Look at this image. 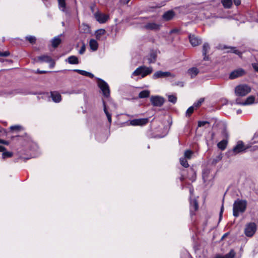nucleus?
<instances>
[{"mask_svg": "<svg viewBox=\"0 0 258 258\" xmlns=\"http://www.w3.org/2000/svg\"><path fill=\"white\" fill-rule=\"evenodd\" d=\"M247 202L246 200L238 199L233 205V215L237 217L240 214L243 213L247 207Z\"/></svg>", "mask_w": 258, "mask_h": 258, "instance_id": "f257e3e1", "label": "nucleus"}, {"mask_svg": "<svg viewBox=\"0 0 258 258\" xmlns=\"http://www.w3.org/2000/svg\"><path fill=\"white\" fill-rule=\"evenodd\" d=\"M153 71L152 67H147L142 66L138 67L132 74L131 77L133 78L134 76H141L144 78L150 74Z\"/></svg>", "mask_w": 258, "mask_h": 258, "instance_id": "f03ea898", "label": "nucleus"}, {"mask_svg": "<svg viewBox=\"0 0 258 258\" xmlns=\"http://www.w3.org/2000/svg\"><path fill=\"white\" fill-rule=\"evenodd\" d=\"M251 91V88L247 85L241 84L237 86L235 89L236 95L244 96Z\"/></svg>", "mask_w": 258, "mask_h": 258, "instance_id": "7ed1b4c3", "label": "nucleus"}, {"mask_svg": "<svg viewBox=\"0 0 258 258\" xmlns=\"http://www.w3.org/2000/svg\"><path fill=\"white\" fill-rule=\"evenodd\" d=\"M248 148L249 147L245 146L242 141H239L233 147L232 150L229 151V153L231 155H235L237 154L245 152Z\"/></svg>", "mask_w": 258, "mask_h": 258, "instance_id": "20e7f679", "label": "nucleus"}, {"mask_svg": "<svg viewBox=\"0 0 258 258\" xmlns=\"http://www.w3.org/2000/svg\"><path fill=\"white\" fill-rule=\"evenodd\" d=\"M97 79L98 80L97 85L101 90L103 96L106 97H108L110 96L109 85L103 80L100 78H97Z\"/></svg>", "mask_w": 258, "mask_h": 258, "instance_id": "39448f33", "label": "nucleus"}, {"mask_svg": "<svg viewBox=\"0 0 258 258\" xmlns=\"http://www.w3.org/2000/svg\"><path fill=\"white\" fill-rule=\"evenodd\" d=\"M256 225L254 222H250L246 224L244 228V234L247 236L251 237L256 231Z\"/></svg>", "mask_w": 258, "mask_h": 258, "instance_id": "423d86ee", "label": "nucleus"}, {"mask_svg": "<svg viewBox=\"0 0 258 258\" xmlns=\"http://www.w3.org/2000/svg\"><path fill=\"white\" fill-rule=\"evenodd\" d=\"M150 101L154 106H161L164 103V98L160 96H152L150 97Z\"/></svg>", "mask_w": 258, "mask_h": 258, "instance_id": "0eeeda50", "label": "nucleus"}, {"mask_svg": "<svg viewBox=\"0 0 258 258\" xmlns=\"http://www.w3.org/2000/svg\"><path fill=\"white\" fill-rule=\"evenodd\" d=\"M175 75L171 74L169 72H162L161 71L155 72L153 75V78L154 79H157L158 78H164L167 77H175Z\"/></svg>", "mask_w": 258, "mask_h": 258, "instance_id": "6e6552de", "label": "nucleus"}, {"mask_svg": "<svg viewBox=\"0 0 258 258\" xmlns=\"http://www.w3.org/2000/svg\"><path fill=\"white\" fill-rule=\"evenodd\" d=\"M189 192L190 194V210L191 214H194V212L196 211L198 209V204L196 200L194 199L191 200V197L193 195L194 189L192 188H190Z\"/></svg>", "mask_w": 258, "mask_h": 258, "instance_id": "1a4fd4ad", "label": "nucleus"}, {"mask_svg": "<svg viewBox=\"0 0 258 258\" xmlns=\"http://www.w3.org/2000/svg\"><path fill=\"white\" fill-rule=\"evenodd\" d=\"M94 17L96 20L100 23H105L109 19V16L107 15L96 12L94 14Z\"/></svg>", "mask_w": 258, "mask_h": 258, "instance_id": "9d476101", "label": "nucleus"}, {"mask_svg": "<svg viewBox=\"0 0 258 258\" xmlns=\"http://www.w3.org/2000/svg\"><path fill=\"white\" fill-rule=\"evenodd\" d=\"M245 73V71L243 69H238L232 72L229 75V78L231 79H234L242 76Z\"/></svg>", "mask_w": 258, "mask_h": 258, "instance_id": "9b49d317", "label": "nucleus"}, {"mask_svg": "<svg viewBox=\"0 0 258 258\" xmlns=\"http://www.w3.org/2000/svg\"><path fill=\"white\" fill-rule=\"evenodd\" d=\"M147 122V118H140L131 120L130 122V124L133 126L143 125L146 124Z\"/></svg>", "mask_w": 258, "mask_h": 258, "instance_id": "f8f14e48", "label": "nucleus"}, {"mask_svg": "<svg viewBox=\"0 0 258 258\" xmlns=\"http://www.w3.org/2000/svg\"><path fill=\"white\" fill-rule=\"evenodd\" d=\"M189 42L192 46H196L201 43L202 40L194 35L190 34L188 36Z\"/></svg>", "mask_w": 258, "mask_h": 258, "instance_id": "ddd939ff", "label": "nucleus"}, {"mask_svg": "<svg viewBox=\"0 0 258 258\" xmlns=\"http://www.w3.org/2000/svg\"><path fill=\"white\" fill-rule=\"evenodd\" d=\"M50 95L53 102L59 103L61 101V96L59 92L57 91L51 92Z\"/></svg>", "mask_w": 258, "mask_h": 258, "instance_id": "4468645a", "label": "nucleus"}, {"mask_svg": "<svg viewBox=\"0 0 258 258\" xmlns=\"http://www.w3.org/2000/svg\"><path fill=\"white\" fill-rule=\"evenodd\" d=\"M255 97L253 96H249L248 97L245 101L242 103H239L238 102V99L236 100V102L237 104H240L243 105H250L254 102Z\"/></svg>", "mask_w": 258, "mask_h": 258, "instance_id": "2eb2a0df", "label": "nucleus"}, {"mask_svg": "<svg viewBox=\"0 0 258 258\" xmlns=\"http://www.w3.org/2000/svg\"><path fill=\"white\" fill-rule=\"evenodd\" d=\"M62 35V34H60L59 35H58L56 37H54L52 40H51V44L52 46L54 48L57 47L58 45L61 43V39H60V37Z\"/></svg>", "mask_w": 258, "mask_h": 258, "instance_id": "dca6fc26", "label": "nucleus"}, {"mask_svg": "<svg viewBox=\"0 0 258 258\" xmlns=\"http://www.w3.org/2000/svg\"><path fill=\"white\" fill-rule=\"evenodd\" d=\"M199 73V70L197 68L194 67L188 70L187 73L191 78H195Z\"/></svg>", "mask_w": 258, "mask_h": 258, "instance_id": "f3484780", "label": "nucleus"}, {"mask_svg": "<svg viewBox=\"0 0 258 258\" xmlns=\"http://www.w3.org/2000/svg\"><path fill=\"white\" fill-rule=\"evenodd\" d=\"M210 46L208 43H205L203 46V55L204 56V59L208 60V56H206L207 53L209 52Z\"/></svg>", "mask_w": 258, "mask_h": 258, "instance_id": "a211bd4d", "label": "nucleus"}, {"mask_svg": "<svg viewBox=\"0 0 258 258\" xmlns=\"http://www.w3.org/2000/svg\"><path fill=\"white\" fill-rule=\"evenodd\" d=\"M66 61H67L70 64H77L79 63L78 57L75 55H72V56H69L67 58V59H66Z\"/></svg>", "mask_w": 258, "mask_h": 258, "instance_id": "6ab92c4d", "label": "nucleus"}, {"mask_svg": "<svg viewBox=\"0 0 258 258\" xmlns=\"http://www.w3.org/2000/svg\"><path fill=\"white\" fill-rule=\"evenodd\" d=\"M235 255V252L233 249L230 250L229 252L225 255H218L215 258H233Z\"/></svg>", "mask_w": 258, "mask_h": 258, "instance_id": "aec40b11", "label": "nucleus"}, {"mask_svg": "<svg viewBox=\"0 0 258 258\" xmlns=\"http://www.w3.org/2000/svg\"><path fill=\"white\" fill-rule=\"evenodd\" d=\"M145 28L149 30H158L160 25L155 23H150L146 24L145 26Z\"/></svg>", "mask_w": 258, "mask_h": 258, "instance_id": "412c9836", "label": "nucleus"}, {"mask_svg": "<svg viewBox=\"0 0 258 258\" xmlns=\"http://www.w3.org/2000/svg\"><path fill=\"white\" fill-rule=\"evenodd\" d=\"M188 179L191 180L192 182L196 180V173L195 171L191 168L188 171Z\"/></svg>", "mask_w": 258, "mask_h": 258, "instance_id": "4be33fe9", "label": "nucleus"}, {"mask_svg": "<svg viewBox=\"0 0 258 258\" xmlns=\"http://www.w3.org/2000/svg\"><path fill=\"white\" fill-rule=\"evenodd\" d=\"M106 31L104 29H100L97 30L95 32V36L97 40H101L102 36L105 34Z\"/></svg>", "mask_w": 258, "mask_h": 258, "instance_id": "5701e85b", "label": "nucleus"}, {"mask_svg": "<svg viewBox=\"0 0 258 258\" xmlns=\"http://www.w3.org/2000/svg\"><path fill=\"white\" fill-rule=\"evenodd\" d=\"M89 46L92 51H96L98 47L97 42L94 39H91L89 42Z\"/></svg>", "mask_w": 258, "mask_h": 258, "instance_id": "b1692460", "label": "nucleus"}, {"mask_svg": "<svg viewBox=\"0 0 258 258\" xmlns=\"http://www.w3.org/2000/svg\"><path fill=\"white\" fill-rule=\"evenodd\" d=\"M51 57L47 55H41L37 57L38 61L40 62H48L51 61Z\"/></svg>", "mask_w": 258, "mask_h": 258, "instance_id": "393cba45", "label": "nucleus"}, {"mask_svg": "<svg viewBox=\"0 0 258 258\" xmlns=\"http://www.w3.org/2000/svg\"><path fill=\"white\" fill-rule=\"evenodd\" d=\"M174 14L172 11H169L163 15V18L165 20L168 21L171 20L174 17Z\"/></svg>", "mask_w": 258, "mask_h": 258, "instance_id": "a878e982", "label": "nucleus"}, {"mask_svg": "<svg viewBox=\"0 0 258 258\" xmlns=\"http://www.w3.org/2000/svg\"><path fill=\"white\" fill-rule=\"evenodd\" d=\"M221 3L225 9H230L233 4L232 0H221Z\"/></svg>", "mask_w": 258, "mask_h": 258, "instance_id": "bb28decb", "label": "nucleus"}, {"mask_svg": "<svg viewBox=\"0 0 258 258\" xmlns=\"http://www.w3.org/2000/svg\"><path fill=\"white\" fill-rule=\"evenodd\" d=\"M74 71L78 73L79 74L83 76H87L91 78L94 77V75L92 74L85 71L81 70H74Z\"/></svg>", "mask_w": 258, "mask_h": 258, "instance_id": "cd10ccee", "label": "nucleus"}, {"mask_svg": "<svg viewBox=\"0 0 258 258\" xmlns=\"http://www.w3.org/2000/svg\"><path fill=\"white\" fill-rule=\"evenodd\" d=\"M59 9L63 12H66V0H57Z\"/></svg>", "mask_w": 258, "mask_h": 258, "instance_id": "c85d7f7f", "label": "nucleus"}, {"mask_svg": "<svg viewBox=\"0 0 258 258\" xmlns=\"http://www.w3.org/2000/svg\"><path fill=\"white\" fill-rule=\"evenodd\" d=\"M150 94V91H149L148 90H145L141 91L139 94V97L140 98H148V97H149Z\"/></svg>", "mask_w": 258, "mask_h": 258, "instance_id": "c756f323", "label": "nucleus"}, {"mask_svg": "<svg viewBox=\"0 0 258 258\" xmlns=\"http://www.w3.org/2000/svg\"><path fill=\"white\" fill-rule=\"evenodd\" d=\"M227 145V141L225 140H223L218 143V147L221 150H224L226 148Z\"/></svg>", "mask_w": 258, "mask_h": 258, "instance_id": "7c9ffc66", "label": "nucleus"}, {"mask_svg": "<svg viewBox=\"0 0 258 258\" xmlns=\"http://www.w3.org/2000/svg\"><path fill=\"white\" fill-rule=\"evenodd\" d=\"M229 50L227 51V52H232L234 53L239 56L241 57L242 55V52L237 50L236 47H229Z\"/></svg>", "mask_w": 258, "mask_h": 258, "instance_id": "2f4dec72", "label": "nucleus"}, {"mask_svg": "<svg viewBox=\"0 0 258 258\" xmlns=\"http://www.w3.org/2000/svg\"><path fill=\"white\" fill-rule=\"evenodd\" d=\"M156 54L154 52L151 53L148 58L149 62L150 63H154L156 60Z\"/></svg>", "mask_w": 258, "mask_h": 258, "instance_id": "473e14b6", "label": "nucleus"}, {"mask_svg": "<svg viewBox=\"0 0 258 258\" xmlns=\"http://www.w3.org/2000/svg\"><path fill=\"white\" fill-rule=\"evenodd\" d=\"M103 106H104V111L107 116V119L109 123L111 122V115L108 111L105 102L103 101Z\"/></svg>", "mask_w": 258, "mask_h": 258, "instance_id": "72a5a7b5", "label": "nucleus"}, {"mask_svg": "<svg viewBox=\"0 0 258 258\" xmlns=\"http://www.w3.org/2000/svg\"><path fill=\"white\" fill-rule=\"evenodd\" d=\"M193 154V152L190 150H186L185 151L184 154V158H186V159H191L192 155Z\"/></svg>", "mask_w": 258, "mask_h": 258, "instance_id": "f704fd0d", "label": "nucleus"}, {"mask_svg": "<svg viewBox=\"0 0 258 258\" xmlns=\"http://www.w3.org/2000/svg\"><path fill=\"white\" fill-rule=\"evenodd\" d=\"M13 153L12 152L6 151L4 152L2 154V158L4 159H5L8 158H10L12 157Z\"/></svg>", "mask_w": 258, "mask_h": 258, "instance_id": "c9c22d12", "label": "nucleus"}, {"mask_svg": "<svg viewBox=\"0 0 258 258\" xmlns=\"http://www.w3.org/2000/svg\"><path fill=\"white\" fill-rule=\"evenodd\" d=\"M26 39L31 44H34L36 41V37L31 35L26 36Z\"/></svg>", "mask_w": 258, "mask_h": 258, "instance_id": "e433bc0d", "label": "nucleus"}, {"mask_svg": "<svg viewBox=\"0 0 258 258\" xmlns=\"http://www.w3.org/2000/svg\"><path fill=\"white\" fill-rule=\"evenodd\" d=\"M204 98H200L199 100H198L197 101L195 102L194 104H193V106L195 107V108H198L199 107V106H200L201 105V104L203 103V102L204 101Z\"/></svg>", "mask_w": 258, "mask_h": 258, "instance_id": "4c0bfd02", "label": "nucleus"}, {"mask_svg": "<svg viewBox=\"0 0 258 258\" xmlns=\"http://www.w3.org/2000/svg\"><path fill=\"white\" fill-rule=\"evenodd\" d=\"M180 164L184 167H187L188 166V164L187 162L186 159L184 157L180 158Z\"/></svg>", "mask_w": 258, "mask_h": 258, "instance_id": "58836bf2", "label": "nucleus"}, {"mask_svg": "<svg viewBox=\"0 0 258 258\" xmlns=\"http://www.w3.org/2000/svg\"><path fill=\"white\" fill-rule=\"evenodd\" d=\"M168 101L171 103H175L177 101V98L175 96L173 95H169Z\"/></svg>", "mask_w": 258, "mask_h": 258, "instance_id": "ea45409f", "label": "nucleus"}, {"mask_svg": "<svg viewBox=\"0 0 258 258\" xmlns=\"http://www.w3.org/2000/svg\"><path fill=\"white\" fill-rule=\"evenodd\" d=\"M195 108V107L193 105L189 107L186 110V115H187V116L190 115L192 114V113L194 112Z\"/></svg>", "mask_w": 258, "mask_h": 258, "instance_id": "a19ab883", "label": "nucleus"}, {"mask_svg": "<svg viewBox=\"0 0 258 258\" xmlns=\"http://www.w3.org/2000/svg\"><path fill=\"white\" fill-rule=\"evenodd\" d=\"M210 123L207 121H199L198 122V127L204 126L206 125H209Z\"/></svg>", "mask_w": 258, "mask_h": 258, "instance_id": "79ce46f5", "label": "nucleus"}, {"mask_svg": "<svg viewBox=\"0 0 258 258\" xmlns=\"http://www.w3.org/2000/svg\"><path fill=\"white\" fill-rule=\"evenodd\" d=\"M85 50H86L85 44L84 43H83V44H82L79 52L80 54H83L85 52Z\"/></svg>", "mask_w": 258, "mask_h": 258, "instance_id": "37998d69", "label": "nucleus"}, {"mask_svg": "<svg viewBox=\"0 0 258 258\" xmlns=\"http://www.w3.org/2000/svg\"><path fill=\"white\" fill-rule=\"evenodd\" d=\"M80 93H81V91L79 90H73L67 92L65 93L69 94H79Z\"/></svg>", "mask_w": 258, "mask_h": 258, "instance_id": "c03bdc74", "label": "nucleus"}, {"mask_svg": "<svg viewBox=\"0 0 258 258\" xmlns=\"http://www.w3.org/2000/svg\"><path fill=\"white\" fill-rule=\"evenodd\" d=\"M253 144L255 143H258V133H255L254 135L253 138Z\"/></svg>", "mask_w": 258, "mask_h": 258, "instance_id": "a18cd8bd", "label": "nucleus"}, {"mask_svg": "<svg viewBox=\"0 0 258 258\" xmlns=\"http://www.w3.org/2000/svg\"><path fill=\"white\" fill-rule=\"evenodd\" d=\"M252 67L253 68L254 70L258 73V63H252Z\"/></svg>", "mask_w": 258, "mask_h": 258, "instance_id": "49530a36", "label": "nucleus"}, {"mask_svg": "<svg viewBox=\"0 0 258 258\" xmlns=\"http://www.w3.org/2000/svg\"><path fill=\"white\" fill-rule=\"evenodd\" d=\"M21 127L19 125H13L10 127L11 130H20Z\"/></svg>", "mask_w": 258, "mask_h": 258, "instance_id": "de8ad7c7", "label": "nucleus"}, {"mask_svg": "<svg viewBox=\"0 0 258 258\" xmlns=\"http://www.w3.org/2000/svg\"><path fill=\"white\" fill-rule=\"evenodd\" d=\"M0 144L8 145L9 144V142L0 139Z\"/></svg>", "mask_w": 258, "mask_h": 258, "instance_id": "09e8293b", "label": "nucleus"}, {"mask_svg": "<svg viewBox=\"0 0 258 258\" xmlns=\"http://www.w3.org/2000/svg\"><path fill=\"white\" fill-rule=\"evenodd\" d=\"M10 53L9 51H5L4 52H2V56H8L10 55Z\"/></svg>", "mask_w": 258, "mask_h": 258, "instance_id": "8fccbe9b", "label": "nucleus"}, {"mask_svg": "<svg viewBox=\"0 0 258 258\" xmlns=\"http://www.w3.org/2000/svg\"><path fill=\"white\" fill-rule=\"evenodd\" d=\"M223 210H224V207H223V205H222L221 207V208L220 212V215H219L220 220L222 218Z\"/></svg>", "mask_w": 258, "mask_h": 258, "instance_id": "3c124183", "label": "nucleus"}, {"mask_svg": "<svg viewBox=\"0 0 258 258\" xmlns=\"http://www.w3.org/2000/svg\"><path fill=\"white\" fill-rule=\"evenodd\" d=\"M233 2L236 6H239L241 4V0H233Z\"/></svg>", "mask_w": 258, "mask_h": 258, "instance_id": "603ef678", "label": "nucleus"}, {"mask_svg": "<svg viewBox=\"0 0 258 258\" xmlns=\"http://www.w3.org/2000/svg\"><path fill=\"white\" fill-rule=\"evenodd\" d=\"M130 0H120V2L121 3V4L125 5V4H127L128 3L130 2Z\"/></svg>", "mask_w": 258, "mask_h": 258, "instance_id": "864d4df0", "label": "nucleus"}, {"mask_svg": "<svg viewBox=\"0 0 258 258\" xmlns=\"http://www.w3.org/2000/svg\"><path fill=\"white\" fill-rule=\"evenodd\" d=\"M48 62L50 63V68H52L54 67V66L55 65V62L52 60V59H51V61H49Z\"/></svg>", "mask_w": 258, "mask_h": 258, "instance_id": "5fc2aeb1", "label": "nucleus"}, {"mask_svg": "<svg viewBox=\"0 0 258 258\" xmlns=\"http://www.w3.org/2000/svg\"><path fill=\"white\" fill-rule=\"evenodd\" d=\"M176 85L177 86H179L180 87H183L184 86V83L182 82H178L177 83H176Z\"/></svg>", "mask_w": 258, "mask_h": 258, "instance_id": "6e6d98bb", "label": "nucleus"}, {"mask_svg": "<svg viewBox=\"0 0 258 258\" xmlns=\"http://www.w3.org/2000/svg\"><path fill=\"white\" fill-rule=\"evenodd\" d=\"M47 72L45 71H40L39 70V69H38L36 73H39V74H44V73H46Z\"/></svg>", "mask_w": 258, "mask_h": 258, "instance_id": "4d7b16f0", "label": "nucleus"}, {"mask_svg": "<svg viewBox=\"0 0 258 258\" xmlns=\"http://www.w3.org/2000/svg\"><path fill=\"white\" fill-rule=\"evenodd\" d=\"M184 256L186 258H192L190 255L187 252L184 253Z\"/></svg>", "mask_w": 258, "mask_h": 258, "instance_id": "13d9d810", "label": "nucleus"}, {"mask_svg": "<svg viewBox=\"0 0 258 258\" xmlns=\"http://www.w3.org/2000/svg\"><path fill=\"white\" fill-rule=\"evenodd\" d=\"M6 148L4 147L0 146V152H4Z\"/></svg>", "mask_w": 258, "mask_h": 258, "instance_id": "bf43d9fd", "label": "nucleus"}, {"mask_svg": "<svg viewBox=\"0 0 258 258\" xmlns=\"http://www.w3.org/2000/svg\"><path fill=\"white\" fill-rule=\"evenodd\" d=\"M203 179L205 181H206V178H207V175H206V172H204L203 173Z\"/></svg>", "mask_w": 258, "mask_h": 258, "instance_id": "052dcab7", "label": "nucleus"}, {"mask_svg": "<svg viewBox=\"0 0 258 258\" xmlns=\"http://www.w3.org/2000/svg\"><path fill=\"white\" fill-rule=\"evenodd\" d=\"M236 112H237V114H240V113H241V110H240V109H238V110L236 111Z\"/></svg>", "mask_w": 258, "mask_h": 258, "instance_id": "680f3d73", "label": "nucleus"}, {"mask_svg": "<svg viewBox=\"0 0 258 258\" xmlns=\"http://www.w3.org/2000/svg\"><path fill=\"white\" fill-rule=\"evenodd\" d=\"M183 179H184V177H183V176H182L180 177V180L182 181V180H183Z\"/></svg>", "mask_w": 258, "mask_h": 258, "instance_id": "e2e57ef3", "label": "nucleus"}, {"mask_svg": "<svg viewBox=\"0 0 258 258\" xmlns=\"http://www.w3.org/2000/svg\"><path fill=\"white\" fill-rule=\"evenodd\" d=\"M176 30H172V31H171V33L175 32H176Z\"/></svg>", "mask_w": 258, "mask_h": 258, "instance_id": "0e129e2a", "label": "nucleus"}, {"mask_svg": "<svg viewBox=\"0 0 258 258\" xmlns=\"http://www.w3.org/2000/svg\"><path fill=\"white\" fill-rule=\"evenodd\" d=\"M227 235V234H225L223 235V236H222V239H223L225 236H226Z\"/></svg>", "mask_w": 258, "mask_h": 258, "instance_id": "69168bd1", "label": "nucleus"}, {"mask_svg": "<svg viewBox=\"0 0 258 258\" xmlns=\"http://www.w3.org/2000/svg\"><path fill=\"white\" fill-rule=\"evenodd\" d=\"M62 26H64V22H62Z\"/></svg>", "mask_w": 258, "mask_h": 258, "instance_id": "338daca9", "label": "nucleus"}, {"mask_svg": "<svg viewBox=\"0 0 258 258\" xmlns=\"http://www.w3.org/2000/svg\"><path fill=\"white\" fill-rule=\"evenodd\" d=\"M2 52H0V56H2Z\"/></svg>", "mask_w": 258, "mask_h": 258, "instance_id": "774afa93", "label": "nucleus"}]
</instances>
